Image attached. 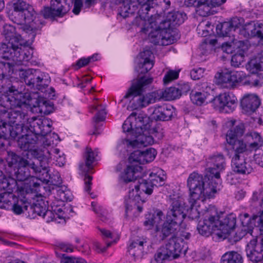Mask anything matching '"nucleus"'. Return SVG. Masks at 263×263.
Wrapping results in <instances>:
<instances>
[{"instance_id": "nucleus-1", "label": "nucleus", "mask_w": 263, "mask_h": 263, "mask_svg": "<svg viewBox=\"0 0 263 263\" xmlns=\"http://www.w3.org/2000/svg\"><path fill=\"white\" fill-rule=\"evenodd\" d=\"M140 7L138 14L141 20L147 21L150 27L153 29L149 34L151 42L156 45L166 46L174 43L180 38L177 30L173 27L182 24L186 18L184 12L175 11L168 13L166 19L160 15H148V11L154 5H160L168 9L171 5L170 0H137Z\"/></svg>"}, {"instance_id": "nucleus-2", "label": "nucleus", "mask_w": 263, "mask_h": 263, "mask_svg": "<svg viewBox=\"0 0 263 263\" xmlns=\"http://www.w3.org/2000/svg\"><path fill=\"white\" fill-rule=\"evenodd\" d=\"M26 101L14 85L0 95V148L4 146L6 139H15L23 132L28 115L21 107Z\"/></svg>"}, {"instance_id": "nucleus-3", "label": "nucleus", "mask_w": 263, "mask_h": 263, "mask_svg": "<svg viewBox=\"0 0 263 263\" xmlns=\"http://www.w3.org/2000/svg\"><path fill=\"white\" fill-rule=\"evenodd\" d=\"M5 37L0 43V54L7 62H0V80L4 79L13 73L14 65H27L32 58L33 50L22 46L21 36L17 34L15 28L9 24L3 26Z\"/></svg>"}, {"instance_id": "nucleus-4", "label": "nucleus", "mask_w": 263, "mask_h": 263, "mask_svg": "<svg viewBox=\"0 0 263 263\" xmlns=\"http://www.w3.org/2000/svg\"><path fill=\"white\" fill-rule=\"evenodd\" d=\"M200 213L203 216V220L198 223V233L202 236H209L213 232L218 238L224 239L235 227L236 219L233 214L220 220L217 209L214 205H209L198 212V215Z\"/></svg>"}, {"instance_id": "nucleus-5", "label": "nucleus", "mask_w": 263, "mask_h": 263, "mask_svg": "<svg viewBox=\"0 0 263 263\" xmlns=\"http://www.w3.org/2000/svg\"><path fill=\"white\" fill-rule=\"evenodd\" d=\"M142 116L137 117V114L133 112L123 124V132L136 138L134 140L126 138L122 140V143L127 148L147 146L154 143L152 135L154 133L155 129L150 128L148 124H144Z\"/></svg>"}, {"instance_id": "nucleus-6", "label": "nucleus", "mask_w": 263, "mask_h": 263, "mask_svg": "<svg viewBox=\"0 0 263 263\" xmlns=\"http://www.w3.org/2000/svg\"><path fill=\"white\" fill-rule=\"evenodd\" d=\"M149 176V180L141 179V181H138V183L134 184L135 189L129 190L128 197L124 201L126 216H127L128 212L132 211L133 206L136 205V201L140 199V191L151 195L153 191L154 185H162L165 179L164 171L159 168L156 170V172H151Z\"/></svg>"}, {"instance_id": "nucleus-7", "label": "nucleus", "mask_w": 263, "mask_h": 263, "mask_svg": "<svg viewBox=\"0 0 263 263\" xmlns=\"http://www.w3.org/2000/svg\"><path fill=\"white\" fill-rule=\"evenodd\" d=\"M139 78L134 80L123 97L124 99L130 100L129 107L133 110L145 107L155 102V99L151 94L142 95L146 86L153 82V78L139 76Z\"/></svg>"}, {"instance_id": "nucleus-8", "label": "nucleus", "mask_w": 263, "mask_h": 263, "mask_svg": "<svg viewBox=\"0 0 263 263\" xmlns=\"http://www.w3.org/2000/svg\"><path fill=\"white\" fill-rule=\"evenodd\" d=\"M13 11L11 15L12 21L18 24H28L31 30L40 29L43 26V21L40 16L34 10L32 6L23 0H13Z\"/></svg>"}, {"instance_id": "nucleus-9", "label": "nucleus", "mask_w": 263, "mask_h": 263, "mask_svg": "<svg viewBox=\"0 0 263 263\" xmlns=\"http://www.w3.org/2000/svg\"><path fill=\"white\" fill-rule=\"evenodd\" d=\"M184 204L182 198L180 197L172 199L170 210L161 230L163 239L174 233L185 218L186 213L184 212L186 208Z\"/></svg>"}, {"instance_id": "nucleus-10", "label": "nucleus", "mask_w": 263, "mask_h": 263, "mask_svg": "<svg viewBox=\"0 0 263 263\" xmlns=\"http://www.w3.org/2000/svg\"><path fill=\"white\" fill-rule=\"evenodd\" d=\"M20 76L27 86L39 90L43 91L49 82L48 75L39 69L22 70Z\"/></svg>"}, {"instance_id": "nucleus-11", "label": "nucleus", "mask_w": 263, "mask_h": 263, "mask_svg": "<svg viewBox=\"0 0 263 263\" xmlns=\"http://www.w3.org/2000/svg\"><path fill=\"white\" fill-rule=\"evenodd\" d=\"M221 186V179L210 177L205 173L203 178L198 181V190L200 192L198 199L202 202L213 198Z\"/></svg>"}, {"instance_id": "nucleus-12", "label": "nucleus", "mask_w": 263, "mask_h": 263, "mask_svg": "<svg viewBox=\"0 0 263 263\" xmlns=\"http://www.w3.org/2000/svg\"><path fill=\"white\" fill-rule=\"evenodd\" d=\"M247 77L242 71H228L217 72L215 76L216 85L223 88L234 89L238 83L243 81Z\"/></svg>"}, {"instance_id": "nucleus-13", "label": "nucleus", "mask_w": 263, "mask_h": 263, "mask_svg": "<svg viewBox=\"0 0 263 263\" xmlns=\"http://www.w3.org/2000/svg\"><path fill=\"white\" fill-rule=\"evenodd\" d=\"M41 164V159L33 158V159L26 160L21 158L18 163V168L15 172L17 180L23 181L27 180L31 176V171L35 175L36 179H38V175L40 173Z\"/></svg>"}, {"instance_id": "nucleus-14", "label": "nucleus", "mask_w": 263, "mask_h": 263, "mask_svg": "<svg viewBox=\"0 0 263 263\" xmlns=\"http://www.w3.org/2000/svg\"><path fill=\"white\" fill-rule=\"evenodd\" d=\"M237 103V98L231 92L221 93L213 99V105L216 109L228 113L235 110Z\"/></svg>"}, {"instance_id": "nucleus-15", "label": "nucleus", "mask_w": 263, "mask_h": 263, "mask_svg": "<svg viewBox=\"0 0 263 263\" xmlns=\"http://www.w3.org/2000/svg\"><path fill=\"white\" fill-rule=\"evenodd\" d=\"M206 166L205 173L215 179L220 178V173L226 167V163L224 156L221 154H214L206 159Z\"/></svg>"}, {"instance_id": "nucleus-16", "label": "nucleus", "mask_w": 263, "mask_h": 263, "mask_svg": "<svg viewBox=\"0 0 263 263\" xmlns=\"http://www.w3.org/2000/svg\"><path fill=\"white\" fill-rule=\"evenodd\" d=\"M51 127L50 121L47 119L34 117L28 118L27 117L24 128H28L30 132V133L35 134L36 136L41 135L44 137L51 132Z\"/></svg>"}, {"instance_id": "nucleus-17", "label": "nucleus", "mask_w": 263, "mask_h": 263, "mask_svg": "<svg viewBox=\"0 0 263 263\" xmlns=\"http://www.w3.org/2000/svg\"><path fill=\"white\" fill-rule=\"evenodd\" d=\"M38 140L37 136L33 133H28L22 135L17 140V144L21 149L28 151L27 155H30L33 158L41 159L42 154L36 149L34 148Z\"/></svg>"}, {"instance_id": "nucleus-18", "label": "nucleus", "mask_w": 263, "mask_h": 263, "mask_svg": "<svg viewBox=\"0 0 263 263\" xmlns=\"http://www.w3.org/2000/svg\"><path fill=\"white\" fill-rule=\"evenodd\" d=\"M40 173L38 175V180L46 184L59 186L62 184V179L58 172H54L51 175L48 170V162L46 158L41 159V164Z\"/></svg>"}, {"instance_id": "nucleus-19", "label": "nucleus", "mask_w": 263, "mask_h": 263, "mask_svg": "<svg viewBox=\"0 0 263 263\" xmlns=\"http://www.w3.org/2000/svg\"><path fill=\"white\" fill-rule=\"evenodd\" d=\"M261 104V100L255 93H246L240 100L242 112L251 115L255 112Z\"/></svg>"}, {"instance_id": "nucleus-20", "label": "nucleus", "mask_w": 263, "mask_h": 263, "mask_svg": "<svg viewBox=\"0 0 263 263\" xmlns=\"http://www.w3.org/2000/svg\"><path fill=\"white\" fill-rule=\"evenodd\" d=\"M157 155L156 151L153 148H149L144 151H136L133 152L129 157V162H135L140 165L153 161Z\"/></svg>"}, {"instance_id": "nucleus-21", "label": "nucleus", "mask_w": 263, "mask_h": 263, "mask_svg": "<svg viewBox=\"0 0 263 263\" xmlns=\"http://www.w3.org/2000/svg\"><path fill=\"white\" fill-rule=\"evenodd\" d=\"M140 57L142 60L138 64L137 71L139 74H145L154 66L153 53L150 49L145 48L142 52H140Z\"/></svg>"}, {"instance_id": "nucleus-22", "label": "nucleus", "mask_w": 263, "mask_h": 263, "mask_svg": "<svg viewBox=\"0 0 263 263\" xmlns=\"http://www.w3.org/2000/svg\"><path fill=\"white\" fill-rule=\"evenodd\" d=\"M187 185L189 189V202L191 203V211H197V208L195 206L197 200V173L194 172L191 173L187 181Z\"/></svg>"}, {"instance_id": "nucleus-23", "label": "nucleus", "mask_w": 263, "mask_h": 263, "mask_svg": "<svg viewBox=\"0 0 263 263\" xmlns=\"http://www.w3.org/2000/svg\"><path fill=\"white\" fill-rule=\"evenodd\" d=\"M241 20L242 21V18L236 17L233 18L231 21L224 22L218 25L216 27L217 34L220 36H226L229 35L233 30H238L241 26Z\"/></svg>"}, {"instance_id": "nucleus-24", "label": "nucleus", "mask_w": 263, "mask_h": 263, "mask_svg": "<svg viewBox=\"0 0 263 263\" xmlns=\"http://www.w3.org/2000/svg\"><path fill=\"white\" fill-rule=\"evenodd\" d=\"M175 115V109L172 105H163L155 107L153 115L156 120L168 121Z\"/></svg>"}, {"instance_id": "nucleus-25", "label": "nucleus", "mask_w": 263, "mask_h": 263, "mask_svg": "<svg viewBox=\"0 0 263 263\" xmlns=\"http://www.w3.org/2000/svg\"><path fill=\"white\" fill-rule=\"evenodd\" d=\"M233 171L238 174L248 175L251 174L253 168L245 159L237 156H234L232 160Z\"/></svg>"}, {"instance_id": "nucleus-26", "label": "nucleus", "mask_w": 263, "mask_h": 263, "mask_svg": "<svg viewBox=\"0 0 263 263\" xmlns=\"http://www.w3.org/2000/svg\"><path fill=\"white\" fill-rule=\"evenodd\" d=\"M121 176L122 180L125 183L134 182L138 177L142 170V167L135 162H130Z\"/></svg>"}, {"instance_id": "nucleus-27", "label": "nucleus", "mask_w": 263, "mask_h": 263, "mask_svg": "<svg viewBox=\"0 0 263 263\" xmlns=\"http://www.w3.org/2000/svg\"><path fill=\"white\" fill-rule=\"evenodd\" d=\"M246 251L247 257L252 262H258L263 258V253L260 251L257 246L256 239L250 240L247 246Z\"/></svg>"}, {"instance_id": "nucleus-28", "label": "nucleus", "mask_w": 263, "mask_h": 263, "mask_svg": "<svg viewBox=\"0 0 263 263\" xmlns=\"http://www.w3.org/2000/svg\"><path fill=\"white\" fill-rule=\"evenodd\" d=\"M228 143L232 145V148L235 152L234 156L240 157V154L243 153L248 155L253 152L252 148L249 146V144L245 140V138L242 140H232V143Z\"/></svg>"}, {"instance_id": "nucleus-29", "label": "nucleus", "mask_w": 263, "mask_h": 263, "mask_svg": "<svg viewBox=\"0 0 263 263\" xmlns=\"http://www.w3.org/2000/svg\"><path fill=\"white\" fill-rule=\"evenodd\" d=\"M73 4V0H51V6L54 10L57 16H62L67 13Z\"/></svg>"}, {"instance_id": "nucleus-30", "label": "nucleus", "mask_w": 263, "mask_h": 263, "mask_svg": "<svg viewBox=\"0 0 263 263\" xmlns=\"http://www.w3.org/2000/svg\"><path fill=\"white\" fill-rule=\"evenodd\" d=\"M97 155V152L93 151L91 148L86 147L83 155L85 163L80 164V169L84 172H88L91 168L92 164L96 161Z\"/></svg>"}, {"instance_id": "nucleus-31", "label": "nucleus", "mask_w": 263, "mask_h": 263, "mask_svg": "<svg viewBox=\"0 0 263 263\" xmlns=\"http://www.w3.org/2000/svg\"><path fill=\"white\" fill-rule=\"evenodd\" d=\"M15 189L17 191L19 189L16 181L12 178L5 177L0 171V192H13Z\"/></svg>"}, {"instance_id": "nucleus-32", "label": "nucleus", "mask_w": 263, "mask_h": 263, "mask_svg": "<svg viewBox=\"0 0 263 263\" xmlns=\"http://www.w3.org/2000/svg\"><path fill=\"white\" fill-rule=\"evenodd\" d=\"M244 138L253 151H256L262 145L263 141L258 133L251 132L247 134Z\"/></svg>"}, {"instance_id": "nucleus-33", "label": "nucleus", "mask_w": 263, "mask_h": 263, "mask_svg": "<svg viewBox=\"0 0 263 263\" xmlns=\"http://www.w3.org/2000/svg\"><path fill=\"white\" fill-rule=\"evenodd\" d=\"M179 239L176 238H172L166 244L165 246L168 250V252L173 256V259L178 258L182 253L183 247L178 242Z\"/></svg>"}, {"instance_id": "nucleus-34", "label": "nucleus", "mask_w": 263, "mask_h": 263, "mask_svg": "<svg viewBox=\"0 0 263 263\" xmlns=\"http://www.w3.org/2000/svg\"><path fill=\"white\" fill-rule=\"evenodd\" d=\"M47 208V205L43 200H37L32 204L29 202L28 214H31L33 217H35L36 215L42 216Z\"/></svg>"}, {"instance_id": "nucleus-35", "label": "nucleus", "mask_w": 263, "mask_h": 263, "mask_svg": "<svg viewBox=\"0 0 263 263\" xmlns=\"http://www.w3.org/2000/svg\"><path fill=\"white\" fill-rule=\"evenodd\" d=\"M198 90V105H205L211 101H213L212 99H209L210 95L209 91L211 88L208 86L206 82H203L201 84V87Z\"/></svg>"}, {"instance_id": "nucleus-36", "label": "nucleus", "mask_w": 263, "mask_h": 263, "mask_svg": "<svg viewBox=\"0 0 263 263\" xmlns=\"http://www.w3.org/2000/svg\"><path fill=\"white\" fill-rule=\"evenodd\" d=\"M146 242L144 240L136 239L132 241L128 247V251L130 255L134 257H139L143 253V244Z\"/></svg>"}, {"instance_id": "nucleus-37", "label": "nucleus", "mask_w": 263, "mask_h": 263, "mask_svg": "<svg viewBox=\"0 0 263 263\" xmlns=\"http://www.w3.org/2000/svg\"><path fill=\"white\" fill-rule=\"evenodd\" d=\"M29 202L25 197L22 198L18 199L17 201L12 204L11 209L13 213L17 215H20L25 211L28 212Z\"/></svg>"}, {"instance_id": "nucleus-38", "label": "nucleus", "mask_w": 263, "mask_h": 263, "mask_svg": "<svg viewBox=\"0 0 263 263\" xmlns=\"http://www.w3.org/2000/svg\"><path fill=\"white\" fill-rule=\"evenodd\" d=\"M245 131V125L239 123L234 128L228 130L227 134L226 139L228 143H232V140L237 139V137L241 136Z\"/></svg>"}, {"instance_id": "nucleus-39", "label": "nucleus", "mask_w": 263, "mask_h": 263, "mask_svg": "<svg viewBox=\"0 0 263 263\" xmlns=\"http://www.w3.org/2000/svg\"><path fill=\"white\" fill-rule=\"evenodd\" d=\"M221 263H242V258L236 252H228L222 255Z\"/></svg>"}, {"instance_id": "nucleus-40", "label": "nucleus", "mask_w": 263, "mask_h": 263, "mask_svg": "<svg viewBox=\"0 0 263 263\" xmlns=\"http://www.w3.org/2000/svg\"><path fill=\"white\" fill-rule=\"evenodd\" d=\"M255 29V22H251L246 24L245 25H242L238 29L239 34L246 38L250 37H254L255 34L254 31Z\"/></svg>"}, {"instance_id": "nucleus-41", "label": "nucleus", "mask_w": 263, "mask_h": 263, "mask_svg": "<svg viewBox=\"0 0 263 263\" xmlns=\"http://www.w3.org/2000/svg\"><path fill=\"white\" fill-rule=\"evenodd\" d=\"M12 192H0V208L9 209L12 205Z\"/></svg>"}, {"instance_id": "nucleus-42", "label": "nucleus", "mask_w": 263, "mask_h": 263, "mask_svg": "<svg viewBox=\"0 0 263 263\" xmlns=\"http://www.w3.org/2000/svg\"><path fill=\"white\" fill-rule=\"evenodd\" d=\"M180 97V92H179L176 86L167 88L162 92V97L167 101L176 100Z\"/></svg>"}, {"instance_id": "nucleus-43", "label": "nucleus", "mask_w": 263, "mask_h": 263, "mask_svg": "<svg viewBox=\"0 0 263 263\" xmlns=\"http://www.w3.org/2000/svg\"><path fill=\"white\" fill-rule=\"evenodd\" d=\"M49 153L50 158L56 161L57 165L62 166L65 163V156L63 153L60 152L59 149L52 148Z\"/></svg>"}, {"instance_id": "nucleus-44", "label": "nucleus", "mask_w": 263, "mask_h": 263, "mask_svg": "<svg viewBox=\"0 0 263 263\" xmlns=\"http://www.w3.org/2000/svg\"><path fill=\"white\" fill-rule=\"evenodd\" d=\"M210 0H198V15L206 16L211 14Z\"/></svg>"}, {"instance_id": "nucleus-45", "label": "nucleus", "mask_w": 263, "mask_h": 263, "mask_svg": "<svg viewBox=\"0 0 263 263\" xmlns=\"http://www.w3.org/2000/svg\"><path fill=\"white\" fill-rule=\"evenodd\" d=\"M155 257L157 262L173 259V256L169 253L168 250L166 246L160 248L155 254Z\"/></svg>"}, {"instance_id": "nucleus-46", "label": "nucleus", "mask_w": 263, "mask_h": 263, "mask_svg": "<svg viewBox=\"0 0 263 263\" xmlns=\"http://www.w3.org/2000/svg\"><path fill=\"white\" fill-rule=\"evenodd\" d=\"M243 44V42L242 41H238L234 37L233 38L231 42H225L221 45L222 50L227 53H232L233 49L235 48L236 45H241Z\"/></svg>"}, {"instance_id": "nucleus-47", "label": "nucleus", "mask_w": 263, "mask_h": 263, "mask_svg": "<svg viewBox=\"0 0 263 263\" xmlns=\"http://www.w3.org/2000/svg\"><path fill=\"white\" fill-rule=\"evenodd\" d=\"M247 69L252 73H255L258 71L263 70V67L256 57L251 59L247 65Z\"/></svg>"}, {"instance_id": "nucleus-48", "label": "nucleus", "mask_w": 263, "mask_h": 263, "mask_svg": "<svg viewBox=\"0 0 263 263\" xmlns=\"http://www.w3.org/2000/svg\"><path fill=\"white\" fill-rule=\"evenodd\" d=\"M179 70H169L167 71L163 79L165 84H167L173 80L178 79L179 77Z\"/></svg>"}, {"instance_id": "nucleus-49", "label": "nucleus", "mask_w": 263, "mask_h": 263, "mask_svg": "<svg viewBox=\"0 0 263 263\" xmlns=\"http://www.w3.org/2000/svg\"><path fill=\"white\" fill-rule=\"evenodd\" d=\"M93 109L98 111L96 115L93 117V120L95 122H99L105 120L106 112L104 107L102 106H93Z\"/></svg>"}, {"instance_id": "nucleus-50", "label": "nucleus", "mask_w": 263, "mask_h": 263, "mask_svg": "<svg viewBox=\"0 0 263 263\" xmlns=\"http://www.w3.org/2000/svg\"><path fill=\"white\" fill-rule=\"evenodd\" d=\"M250 85L254 87L261 86L263 84V76L261 73H253L249 81Z\"/></svg>"}, {"instance_id": "nucleus-51", "label": "nucleus", "mask_w": 263, "mask_h": 263, "mask_svg": "<svg viewBox=\"0 0 263 263\" xmlns=\"http://www.w3.org/2000/svg\"><path fill=\"white\" fill-rule=\"evenodd\" d=\"M239 219L241 221V224L244 228H247V229H245L244 230H250V228L252 227V220L250 215L248 213H242L239 215Z\"/></svg>"}, {"instance_id": "nucleus-52", "label": "nucleus", "mask_w": 263, "mask_h": 263, "mask_svg": "<svg viewBox=\"0 0 263 263\" xmlns=\"http://www.w3.org/2000/svg\"><path fill=\"white\" fill-rule=\"evenodd\" d=\"M145 218L146 220L144 222V225L147 229H151L154 225L157 227V224H159L157 222V217H155V215H147Z\"/></svg>"}, {"instance_id": "nucleus-53", "label": "nucleus", "mask_w": 263, "mask_h": 263, "mask_svg": "<svg viewBox=\"0 0 263 263\" xmlns=\"http://www.w3.org/2000/svg\"><path fill=\"white\" fill-rule=\"evenodd\" d=\"M244 55L242 53H236L231 58V65L234 67H238L244 61Z\"/></svg>"}, {"instance_id": "nucleus-54", "label": "nucleus", "mask_w": 263, "mask_h": 263, "mask_svg": "<svg viewBox=\"0 0 263 263\" xmlns=\"http://www.w3.org/2000/svg\"><path fill=\"white\" fill-rule=\"evenodd\" d=\"M41 12L44 17L45 18H54L57 16L54 10L51 6L50 7H44L43 10L41 11Z\"/></svg>"}, {"instance_id": "nucleus-55", "label": "nucleus", "mask_w": 263, "mask_h": 263, "mask_svg": "<svg viewBox=\"0 0 263 263\" xmlns=\"http://www.w3.org/2000/svg\"><path fill=\"white\" fill-rule=\"evenodd\" d=\"M116 242V240H114L112 241H110L107 242L105 246H103L99 242H94L93 243V246L94 249L97 251L98 252H104L106 250L107 248L111 246L112 243Z\"/></svg>"}, {"instance_id": "nucleus-56", "label": "nucleus", "mask_w": 263, "mask_h": 263, "mask_svg": "<svg viewBox=\"0 0 263 263\" xmlns=\"http://www.w3.org/2000/svg\"><path fill=\"white\" fill-rule=\"evenodd\" d=\"M255 34L254 37L259 39V43L260 41V38L263 37V24L259 22H255V29L254 31Z\"/></svg>"}, {"instance_id": "nucleus-57", "label": "nucleus", "mask_w": 263, "mask_h": 263, "mask_svg": "<svg viewBox=\"0 0 263 263\" xmlns=\"http://www.w3.org/2000/svg\"><path fill=\"white\" fill-rule=\"evenodd\" d=\"M61 263H87L86 261L82 258H76L72 257H66L64 258L61 261Z\"/></svg>"}, {"instance_id": "nucleus-58", "label": "nucleus", "mask_w": 263, "mask_h": 263, "mask_svg": "<svg viewBox=\"0 0 263 263\" xmlns=\"http://www.w3.org/2000/svg\"><path fill=\"white\" fill-rule=\"evenodd\" d=\"M176 87L179 92H180L181 96L183 94L186 93L190 90V87L187 83L180 82L176 85Z\"/></svg>"}, {"instance_id": "nucleus-59", "label": "nucleus", "mask_w": 263, "mask_h": 263, "mask_svg": "<svg viewBox=\"0 0 263 263\" xmlns=\"http://www.w3.org/2000/svg\"><path fill=\"white\" fill-rule=\"evenodd\" d=\"M57 215V214H54L52 211L48 210L47 208L42 214V217L45 219L47 222H49L52 221L55 218V216Z\"/></svg>"}, {"instance_id": "nucleus-60", "label": "nucleus", "mask_w": 263, "mask_h": 263, "mask_svg": "<svg viewBox=\"0 0 263 263\" xmlns=\"http://www.w3.org/2000/svg\"><path fill=\"white\" fill-rule=\"evenodd\" d=\"M58 247L61 251L65 252H72L74 249L71 244L65 242H60Z\"/></svg>"}, {"instance_id": "nucleus-61", "label": "nucleus", "mask_w": 263, "mask_h": 263, "mask_svg": "<svg viewBox=\"0 0 263 263\" xmlns=\"http://www.w3.org/2000/svg\"><path fill=\"white\" fill-rule=\"evenodd\" d=\"M92 177L88 175L87 173L85 175L84 177V183H85V187L84 190L85 191L89 193L90 191L91 190V184H92Z\"/></svg>"}, {"instance_id": "nucleus-62", "label": "nucleus", "mask_w": 263, "mask_h": 263, "mask_svg": "<svg viewBox=\"0 0 263 263\" xmlns=\"http://www.w3.org/2000/svg\"><path fill=\"white\" fill-rule=\"evenodd\" d=\"M82 1L83 0H74V7L72 12L76 15L79 14L81 11L83 5Z\"/></svg>"}, {"instance_id": "nucleus-63", "label": "nucleus", "mask_w": 263, "mask_h": 263, "mask_svg": "<svg viewBox=\"0 0 263 263\" xmlns=\"http://www.w3.org/2000/svg\"><path fill=\"white\" fill-rule=\"evenodd\" d=\"M134 12L131 10L130 7H127L124 6L123 8L121 7L119 14L123 17L125 18L128 17L129 14H132Z\"/></svg>"}, {"instance_id": "nucleus-64", "label": "nucleus", "mask_w": 263, "mask_h": 263, "mask_svg": "<svg viewBox=\"0 0 263 263\" xmlns=\"http://www.w3.org/2000/svg\"><path fill=\"white\" fill-rule=\"evenodd\" d=\"M98 230L100 232L102 236L104 238H106V239H108V238L112 239L113 238L114 235L109 230H107L105 229L100 228H98Z\"/></svg>"}]
</instances>
